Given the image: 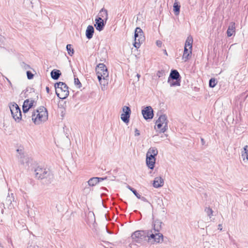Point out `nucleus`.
Segmentation results:
<instances>
[{
	"mask_svg": "<svg viewBox=\"0 0 248 248\" xmlns=\"http://www.w3.org/2000/svg\"><path fill=\"white\" fill-rule=\"evenodd\" d=\"M142 114L145 120L152 119L154 117L153 109L151 106H147L142 110Z\"/></svg>",
	"mask_w": 248,
	"mask_h": 248,
	"instance_id": "f8f14e48",
	"label": "nucleus"
},
{
	"mask_svg": "<svg viewBox=\"0 0 248 248\" xmlns=\"http://www.w3.org/2000/svg\"><path fill=\"white\" fill-rule=\"evenodd\" d=\"M204 211L206 213L207 215L211 217V216L213 215V211L210 207H205L204 209Z\"/></svg>",
	"mask_w": 248,
	"mask_h": 248,
	"instance_id": "c85d7f7f",
	"label": "nucleus"
},
{
	"mask_svg": "<svg viewBox=\"0 0 248 248\" xmlns=\"http://www.w3.org/2000/svg\"><path fill=\"white\" fill-rule=\"evenodd\" d=\"M217 83V81L215 78H211L209 80V85L210 87L213 88L215 87Z\"/></svg>",
	"mask_w": 248,
	"mask_h": 248,
	"instance_id": "bb28decb",
	"label": "nucleus"
},
{
	"mask_svg": "<svg viewBox=\"0 0 248 248\" xmlns=\"http://www.w3.org/2000/svg\"><path fill=\"white\" fill-rule=\"evenodd\" d=\"M135 42L134 46L137 48L140 47V44L144 41V36L142 30L139 27H137L134 34Z\"/></svg>",
	"mask_w": 248,
	"mask_h": 248,
	"instance_id": "1a4fd4ad",
	"label": "nucleus"
},
{
	"mask_svg": "<svg viewBox=\"0 0 248 248\" xmlns=\"http://www.w3.org/2000/svg\"><path fill=\"white\" fill-rule=\"evenodd\" d=\"M123 113L126 114V113H131V109L129 107L124 106L123 107Z\"/></svg>",
	"mask_w": 248,
	"mask_h": 248,
	"instance_id": "2f4dec72",
	"label": "nucleus"
},
{
	"mask_svg": "<svg viewBox=\"0 0 248 248\" xmlns=\"http://www.w3.org/2000/svg\"><path fill=\"white\" fill-rule=\"evenodd\" d=\"M131 113H126V114L122 113L121 115V119L125 123L127 124L129 122V118Z\"/></svg>",
	"mask_w": 248,
	"mask_h": 248,
	"instance_id": "412c9836",
	"label": "nucleus"
},
{
	"mask_svg": "<svg viewBox=\"0 0 248 248\" xmlns=\"http://www.w3.org/2000/svg\"><path fill=\"white\" fill-rule=\"evenodd\" d=\"M46 91L47 93H49V88L48 87H46Z\"/></svg>",
	"mask_w": 248,
	"mask_h": 248,
	"instance_id": "37998d69",
	"label": "nucleus"
},
{
	"mask_svg": "<svg viewBox=\"0 0 248 248\" xmlns=\"http://www.w3.org/2000/svg\"><path fill=\"white\" fill-rule=\"evenodd\" d=\"M193 38L191 36H188L186 41L185 47H189V49H192Z\"/></svg>",
	"mask_w": 248,
	"mask_h": 248,
	"instance_id": "4be33fe9",
	"label": "nucleus"
},
{
	"mask_svg": "<svg viewBox=\"0 0 248 248\" xmlns=\"http://www.w3.org/2000/svg\"><path fill=\"white\" fill-rule=\"evenodd\" d=\"M242 156L244 160L246 158L248 160V146L246 145L244 147V151L242 152Z\"/></svg>",
	"mask_w": 248,
	"mask_h": 248,
	"instance_id": "b1692460",
	"label": "nucleus"
},
{
	"mask_svg": "<svg viewBox=\"0 0 248 248\" xmlns=\"http://www.w3.org/2000/svg\"><path fill=\"white\" fill-rule=\"evenodd\" d=\"M10 109L13 118L15 121L19 122L21 120L22 114L18 106L16 103H14L10 106Z\"/></svg>",
	"mask_w": 248,
	"mask_h": 248,
	"instance_id": "9b49d317",
	"label": "nucleus"
},
{
	"mask_svg": "<svg viewBox=\"0 0 248 248\" xmlns=\"http://www.w3.org/2000/svg\"><path fill=\"white\" fill-rule=\"evenodd\" d=\"M156 75L158 78H163L165 75V72L164 70L158 71Z\"/></svg>",
	"mask_w": 248,
	"mask_h": 248,
	"instance_id": "7c9ffc66",
	"label": "nucleus"
},
{
	"mask_svg": "<svg viewBox=\"0 0 248 248\" xmlns=\"http://www.w3.org/2000/svg\"><path fill=\"white\" fill-rule=\"evenodd\" d=\"M21 65L25 70L30 69L31 68L30 66L24 62H22L21 64Z\"/></svg>",
	"mask_w": 248,
	"mask_h": 248,
	"instance_id": "72a5a7b5",
	"label": "nucleus"
},
{
	"mask_svg": "<svg viewBox=\"0 0 248 248\" xmlns=\"http://www.w3.org/2000/svg\"><path fill=\"white\" fill-rule=\"evenodd\" d=\"M161 209H162V212L164 214H166V208L164 207H162L161 208Z\"/></svg>",
	"mask_w": 248,
	"mask_h": 248,
	"instance_id": "ea45409f",
	"label": "nucleus"
},
{
	"mask_svg": "<svg viewBox=\"0 0 248 248\" xmlns=\"http://www.w3.org/2000/svg\"><path fill=\"white\" fill-rule=\"evenodd\" d=\"M164 180L161 177H156L155 178L153 183V186L155 188L162 187L164 185Z\"/></svg>",
	"mask_w": 248,
	"mask_h": 248,
	"instance_id": "dca6fc26",
	"label": "nucleus"
},
{
	"mask_svg": "<svg viewBox=\"0 0 248 248\" xmlns=\"http://www.w3.org/2000/svg\"><path fill=\"white\" fill-rule=\"evenodd\" d=\"M74 80H75V85H77L78 86V88H80L81 86V84L79 81V80L78 79V78H75L74 79Z\"/></svg>",
	"mask_w": 248,
	"mask_h": 248,
	"instance_id": "c9c22d12",
	"label": "nucleus"
},
{
	"mask_svg": "<svg viewBox=\"0 0 248 248\" xmlns=\"http://www.w3.org/2000/svg\"><path fill=\"white\" fill-rule=\"evenodd\" d=\"M32 120L36 124H39L43 122L46 121L48 118L47 110L44 107H41L36 111L32 112Z\"/></svg>",
	"mask_w": 248,
	"mask_h": 248,
	"instance_id": "7ed1b4c3",
	"label": "nucleus"
},
{
	"mask_svg": "<svg viewBox=\"0 0 248 248\" xmlns=\"http://www.w3.org/2000/svg\"><path fill=\"white\" fill-rule=\"evenodd\" d=\"M94 33V28L93 26L89 25L86 31V36L88 39H91Z\"/></svg>",
	"mask_w": 248,
	"mask_h": 248,
	"instance_id": "a211bd4d",
	"label": "nucleus"
},
{
	"mask_svg": "<svg viewBox=\"0 0 248 248\" xmlns=\"http://www.w3.org/2000/svg\"><path fill=\"white\" fill-rule=\"evenodd\" d=\"M108 11L107 10L104 9H102L100 12L99 13V17H101V18H105V20L106 21L108 19Z\"/></svg>",
	"mask_w": 248,
	"mask_h": 248,
	"instance_id": "5701e85b",
	"label": "nucleus"
},
{
	"mask_svg": "<svg viewBox=\"0 0 248 248\" xmlns=\"http://www.w3.org/2000/svg\"><path fill=\"white\" fill-rule=\"evenodd\" d=\"M128 188L131 190L133 193L137 197V198H140V194H139L136 189L133 188V187H131L129 186H127Z\"/></svg>",
	"mask_w": 248,
	"mask_h": 248,
	"instance_id": "c756f323",
	"label": "nucleus"
},
{
	"mask_svg": "<svg viewBox=\"0 0 248 248\" xmlns=\"http://www.w3.org/2000/svg\"><path fill=\"white\" fill-rule=\"evenodd\" d=\"M139 199H141V201L144 202H147L148 201L146 199V198L144 197H141V195H140V198H139Z\"/></svg>",
	"mask_w": 248,
	"mask_h": 248,
	"instance_id": "4c0bfd02",
	"label": "nucleus"
},
{
	"mask_svg": "<svg viewBox=\"0 0 248 248\" xmlns=\"http://www.w3.org/2000/svg\"><path fill=\"white\" fill-rule=\"evenodd\" d=\"M201 141H202V144H204V140L203 139L201 138Z\"/></svg>",
	"mask_w": 248,
	"mask_h": 248,
	"instance_id": "c03bdc74",
	"label": "nucleus"
},
{
	"mask_svg": "<svg viewBox=\"0 0 248 248\" xmlns=\"http://www.w3.org/2000/svg\"><path fill=\"white\" fill-rule=\"evenodd\" d=\"M218 230H219L220 231H222V225L221 224H219L218 225Z\"/></svg>",
	"mask_w": 248,
	"mask_h": 248,
	"instance_id": "a19ab883",
	"label": "nucleus"
},
{
	"mask_svg": "<svg viewBox=\"0 0 248 248\" xmlns=\"http://www.w3.org/2000/svg\"><path fill=\"white\" fill-rule=\"evenodd\" d=\"M156 44L158 46L161 47L162 45V42L161 41L157 40L156 42Z\"/></svg>",
	"mask_w": 248,
	"mask_h": 248,
	"instance_id": "58836bf2",
	"label": "nucleus"
},
{
	"mask_svg": "<svg viewBox=\"0 0 248 248\" xmlns=\"http://www.w3.org/2000/svg\"><path fill=\"white\" fill-rule=\"evenodd\" d=\"M62 75L61 72L59 70L54 69L50 73L51 77L54 80H57Z\"/></svg>",
	"mask_w": 248,
	"mask_h": 248,
	"instance_id": "aec40b11",
	"label": "nucleus"
},
{
	"mask_svg": "<svg viewBox=\"0 0 248 248\" xmlns=\"http://www.w3.org/2000/svg\"><path fill=\"white\" fill-rule=\"evenodd\" d=\"M100 84L101 85L105 86L106 85L108 84V78H106L105 79H103V78H101L100 80H99Z\"/></svg>",
	"mask_w": 248,
	"mask_h": 248,
	"instance_id": "473e14b6",
	"label": "nucleus"
},
{
	"mask_svg": "<svg viewBox=\"0 0 248 248\" xmlns=\"http://www.w3.org/2000/svg\"><path fill=\"white\" fill-rule=\"evenodd\" d=\"M164 53H165L166 55H168L167 52V51H166V50H164Z\"/></svg>",
	"mask_w": 248,
	"mask_h": 248,
	"instance_id": "49530a36",
	"label": "nucleus"
},
{
	"mask_svg": "<svg viewBox=\"0 0 248 248\" xmlns=\"http://www.w3.org/2000/svg\"><path fill=\"white\" fill-rule=\"evenodd\" d=\"M180 5H179L177 2H175L173 5V10L176 14L177 15L180 12Z\"/></svg>",
	"mask_w": 248,
	"mask_h": 248,
	"instance_id": "cd10ccee",
	"label": "nucleus"
},
{
	"mask_svg": "<svg viewBox=\"0 0 248 248\" xmlns=\"http://www.w3.org/2000/svg\"><path fill=\"white\" fill-rule=\"evenodd\" d=\"M107 179V177H93L90 178L88 181L89 186H95L99 182H101Z\"/></svg>",
	"mask_w": 248,
	"mask_h": 248,
	"instance_id": "2eb2a0df",
	"label": "nucleus"
},
{
	"mask_svg": "<svg viewBox=\"0 0 248 248\" xmlns=\"http://www.w3.org/2000/svg\"><path fill=\"white\" fill-rule=\"evenodd\" d=\"M14 200V194L13 193H11V196L9 194H8V195L7 196L6 199V202L7 204H11L12 202V201H13Z\"/></svg>",
	"mask_w": 248,
	"mask_h": 248,
	"instance_id": "a878e982",
	"label": "nucleus"
},
{
	"mask_svg": "<svg viewBox=\"0 0 248 248\" xmlns=\"http://www.w3.org/2000/svg\"><path fill=\"white\" fill-rule=\"evenodd\" d=\"M168 82L170 83V87L180 85L181 76L177 70H171Z\"/></svg>",
	"mask_w": 248,
	"mask_h": 248,
	"instance_id": "0eeeda50",
	"label": "nucleus"
},
{
	"mask_svg": "<svg viewBox=\"0 0 248 248\" xmlns=\"http://www.w3.org/2000/svg\"><path fill=\"white\" fill-rule=\"evenodd\" d=\"M162 222L160 220L158 219H155L153 222V229L148 230L152 231V233L155 236L153 240V243H160L163 241V235L159 232L162 228Z\"/></svg>",
	"mask_w": 248,
	"mask_h": 248,
	"instance_id": "f03ea898",
	"label": "nucleus"
},
{
	"mask_svg": "<svg viewBox=\"0 0 248 248\" xmlns=\"http://www.w3.org/2000/svg\"><path fill=\"white\" fill-rule=\"evenodd\" d=\"M95 21L94 27L96 29L99 31H102L105 26L106 21L104 22V20L101 18V17H98L95 19Z\"/></svg>",
	"mask_w": 248,
	"mask_h": 248,
	"instance_id": "4468645a",
	"label": "nucleus"
},
{
	"mask_svg": "<svg viewBox=\"0 0 248 248\" xmlns=\"http://www.w3.org/2000/svg\"><path fill=\"white\" fill-rule=\"evenodd\" d=\"M35 176L38 179H48L46 184H50L51 182V180L53 179V175L50 173V171L46 169L37 167L34 170Z\"/></svg>",
	"mask_w": 248,
	"mask_h": 248,
	"instance_id": "423d86ee",
	"label": "nucleus"
},
{
	"mask_svg": "<svg viewBox=\"0 0 248 248\" xmlns=\"http://www.w3.org/2000/svg\"><path fill=\"white\" fill-rule=\"evenodd\" d=\"M235 23L231 22L230 25L228 27V30L227 31V34L228 37L232 36L233 34L235 32Z\"/></svg>",
	"mask_w": 248,
	"mask_h": 248,
	"instance_id": "6ab92c4d",
	"label": "nucleus"
},
{
	"mask_svg": "<svg viewBox=\"0 0 248 248\" xmlns=\"http://www.w3.org/2000/svg\"><path fill=\"white\" fill-rule=\"evenodd\" d=\"M140 135V132L138 129L136 128L135 130V136H139Z\"/></svg>",
	"mask_w": 248,
	"mask_h": 248,
	"instance_id": "e433bc0d",
	"label": "nucleus"
},
{
	"mask_svg": "<svg viewBox=\"0 0 248 248\" xmlns=\"http://www.w3.org/2000/svg\"><path fill=\"white\" fill-rule=\"evenodd\" d=\"M6 79L7 80L8 82L10 84H11V82H10V81L7 78H6Z\"/></svg>",
	"mask_w": 248,
	"mask_h": 248,
	"instance_id": "a18cd8bd",
	"label": "nucleus"
},
{
	"mask_svg": "<svg viewBox=\"0 0 248 248\" xmlns=\"http://www.w3.org/2000/svg\"><path fill=\"white\" fill-rule=\"evenodd\" d=\"M96 75L98 80L101 78L105 79L106 78H108V72L106 66L104 63H99L95 68Z\"/></svg>",
	"mask_w": 248,
	"mask_h": 248,
	"instance_id": "6e6552de",
	"label": "nucleus"
},
{
	"mask_svg": "<svg viewBox=\"0 0 248 248\" xmlns=\"http://www.w3.org/2000/svg\"><path fill=\"white\" fill-rule=\"evenodd\" d=\"M56 94L57 96L61 99H64L69 95L68 87L67 85L62 82H57L55 84Z\"/></svg>",
	"mask_w": 248,
	"mask_h": 248,
	"instance_id": "39448f33",
	"label": "nucleus"
},
{
	"mask_svg": "<svg viewBox=\"0 0 248 248\" xmlns=\"http://www.w3.org/2000/svg\"><path fill=\"white\" fill-rule=\"evenodd\" d=\"M27 78L29 79H32L34 76V75L30 71H27Z\"/></svg>",
	"mask_w": 248,
	"mask_h": 248,
	"instance_id": "f704fd0d",
	"label": "nucleus"
},
{
	"mask_svg": "<svg viewBox=\"0 0 248 248\" xmlns=\"http://www.w3.org/2000/svg\"><path fill=\"white\" fill-rule=\"evenodd\" d=\"M191 54L192 49H189V47H185L182 59L185 62L187 61L189 59Z\"/></svg>",
	"mask_w": 248,
	"mask_h": 248,
	"instance_id": "f3484780",
	"label": "nucleus"
},
{
	"mask_svg": "<svg viewBox=\"0 0 248 248\" xmlns=\"http://www.w3.org/2000/svg\"><path fill=\"white\" fill-rule=\"evenodd\" d=\"M136 76L137 77V78H138V79H137V80L138 81V80H139V78H140V74H137L136 75Z\"/></svg>",
	"mask_w": 248,
	"mask_h": 248,
	"instance_id": "79ce46f5",
	"label": "nucleus"
},
{
	"mask_svg": "<svg viewBox=\"0 0 248 248\" xmlns=\"http://www.w3.org/2000/svg\"><path fill=\"white\" fill-rule=\"evenodd\" d=\"M156 125L160 132L164 133L168 129V120L166 115H161L156 121Z\"/></svg>",
	"mask_w": 248,
	"mask_h": 248,
	"instance_id": "9d476101",
	"label": "nucleus"
},
{
	"mask_svg": "<svg viewBox=\"0 0 248 248\" xmlns=\"http://www.w3.org/2000/svg\"><path fill=\"white\" fill-rule=\"evenodd\" d=\"M36 102L32 99H26L24 101L22 106L23 112L24 113L28 112L30 108H31L34 106V103Z\"/></svg>",
	"mask_w": 248,
	"mask_h": 248,
	"instance_id": "ddd939ff",
	"label": "nucleus"
},
{
	"mask_svg": "<svg viewBox=\"0 0 248 248\" xmlns=\"http://www.w3.org/2000/svg\"><path fill=\"white\" fill-rule=\"evenodd\" d=\"M66 50L68 52V54L72 56L74 53V50L72 48V46L71 44H68L66 46Z\"/></svg>",
	"mask_w": 248,
	"mask_h": 248,
	"instance_id": "393cba45",
	"label": "nucleus"
},
{
	"mask_svg": "<svg viewBox=\"0 0 248 248\" xmlns=\"http://www.w3.org/2000/svg\"><path fill=\"white\" fill-rule=\"evenodd\" d=\"M157 154L158 150L155 147H150L146 153V165L151 170H153L155 167L156 161L155 156Z\"/></svg>",
	"mask_w": 248,
	"mask_h": 248,
	"instance_id": "20e7f679",
	"label": "nucleus"
},
{
	"mask_svg": "<svg viewBox=\"0 0 248 248\" xmlns=\"http://www.w3.org/2000/svg\"><path fill=\"white\" fill-rule=\"evenodd\" d=\"M154 237L155 236L152 231L148 230L137 231L131 235L133 242L140 245L144 244L146 241L151 244H154L155 243H153V241Z\"/></svg>",
	"mask_w": 248,
	"mask_h": 248,
	"instance_id": "f257e3e1",
	"label": "nucleus"
}]
</instances>
